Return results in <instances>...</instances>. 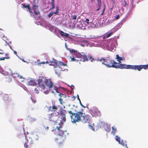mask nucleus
I'll return each instance as SVG.
<instances>
[{
  "label": "nucleus",
  "mask_w": 148,
  "mask_h": 148,
  "mask_svg": "<svg viewBox=\"0 0 148 148\" xmlns=\"http://www.w3.org/2000/svg\"><path fill=\"white\" fill-rule=\"evenodd\" d=\"M45 62L44 61L42 62H40L38 63V65L39 66H41V64H45Z\"/></svg>",
  "instance_id": "obj_32"
},
{
  "label": "nucleus",
  "mask_w": 148,
  "mask_h": 148,
  "mask_svg": "<svg viewBox=\"0 0 148 148\" xmlns=\"http://www.w3.org/2000/svg\"><path fill=\"white\" fill-rule=\"evenodd\" d=\"M105 37H103V39H105Z\"/></svg>",
  "instance_id": "obj_55"
},
{
  "label": "nucleus",
  "mask_w": 148,
  "mask_h": 148,
  "mask_svg": "<svg viewBox=\"0 0 148 148\" xmlns=\"http://www.w3.org/2000/svg\"><path fill=\"white\" fill-rule=\"evenodd\" d=\"M60 119H62L61 121L65 122L66 121V119L65 114L63 112V110H62L60 112ZM59 115L58 112V114Z\"/></svg>",
  "instance_id": "obj_6"
},
{
  "label": "nucleus",
  "mask_w": 148,
  "mask_h": 148,
  "mask_svg": "<svg viewBox=\"0 0 148 148\" xmlns=\"http://www.w3.org/2000/svg\"><path fill=\"white\" fill-rule=\"evenodd\" d=\"M54 14V12H51L49 14H48V17L50 18Z\"/></svg>",
  "instance_id": "obj_27"
},
{
  "label": "nucleus",
  "mask_w": 148,
  "mask_h": 148,
  "mask_svg": "<svg viewBox=\"0 0 148 148\" xmlns=\"http://www.w3.org/2000/svg\"><path fill=\"white\" fill-rule=\"evenodd\" d=\"M51 3L52 7L49 9L50 10H53L55 8L54 0H51Z\"/></svg>",
  "instance_id": "obj_12"
},
{
  "label": "nucleus",
  "mask_w": 148,
  "mask_h": 148,
  "mask_svg": "<svg viewBox=\"0 0 148 148\" xmlns=\"http://www.w3.org/2000/svg\"><path fill=\"white\" fill-rule=\"evenodd\" d=\"M120 144H121V145L123 146H125L127 148H128V147H127L126 144H125L124 143V142H123V140H121V142H120Z\"/></svg>",
  "instance_id": "obj_23"
},
{
  "label": "nucleus",
  "mask_w": 148,
  "mask_h": 148,
  "mask_svg": "<svg viewBox=\"0 0 148 148\" xmlns=\"http://www.w3.org/2000/svg\"><path fill=\"white\" fill-rule=\"evenodd\" d=\"M86 21H87L86 23L88 24V21H89V20L88 18H86Z\"/></svg>",
  "instance_id": "obj_43"
},
{
  "label": "nucleus",
  "mask_w": 148,
  "mask_h": 148,
  "mask_svg": "<svg viewBox=\"0 0 148 148\" xmlns=\"http://www.w3.org/2000/svg\"><path fill=\"white\" fill-rule=\"evenodd\" d=\"M77 17V16L76 15H74L72 16V18L74 20L76 19Z\"/></svg>",
  "instance_id": "obj_36"
},
{
  "label": "nucleus",
  "mask_w": 148,
  "mask_h": 148,
  "mask_svg": "<svg viewBox=\"0 0 148 148\" xmlns=\"http://www.w3.org/2000/svg\"><path fill=\"white\" fill-rule=\"evenodd\" d=\"M79 57L81 58L80 60L83 61H85L88 60L87 58L84 53L82 52L80 54H78Z\"/></svg>",
  "instance_id": "obj_7"
},
{
  "label": "nucleus",
  "mask_w": 148,
  "mask_h": 148,
  "mask_svg": "<svg viewBox=\"0 0 148 148\" xmlns=\"http://www.w3.org/2000/svg\"><path fill=\"white\" fill-rule=\"evenodd\" d=\"M75 96H73L72 98H75Z\"/></svg>",
  "instance_id": "obj_53"
},
{
  "label": "nucleus",
  "mask_w": 148,
  "mask_h": 148,
  "mask_svg": "<svg viewBox=\"0 0 148 148\" xmlns=\"http://www.w3.org/2000/svg\"><path fill=\"white\" fill-rule=\"evenodd\" d=\"M36 119L34 118H31L30 119V121L31 122H33L36 121Z\"/></svg>",
  "instance_id": "obj_26"
},
{
  "label": "nucleus",
  "mask_w": 148,
  "mask_h": 148,
  "mask_svg": "<svg viewBox=\"0 0 148 148\" xmlns=\"http://www.w3.org/2000/svg\"><path fill=\"white\" fill-rule=\"evenodd\" d=\"M120 18V15L119 14H118L117 15L116 17L114 18V19L115 20H117L119 19Z\"/></svg>",
  "instance_id": "obj_35"
},
{
  "label": "nucleus",
  "mask_w": 148,
  "mask_h": 148,
  "mask_svg": "<svg viewBox=\"0 0 148 148\" xmlns=\"http://www.w3.org/2000/svg\"><path fill=\"white\" fill-rule=\"evenodd\" d=\"M124 3H125V5L126 6V5H127V3H126V2L125 1H124Z\"/></svg>",
  "instance_id": "obj_48"
},
{
  "label": "nucleus",
  "mask_w": 148,
  "mask_h": 148,
  "mask_svg": "<svg viewBox=\"0 0 148 148\" xmlns=\"http://www.w3.org/2000/svg\"><path fill=\"white\" fill-rule=\"evenodd\" d=\"M28 141H27L24 144V147L25 148H27L28 147V145H27Z\"/></svg>",
  "instance_id": "obj_30"
},
{
  "label": "nucleus",
  "mask_w": 148,
  "mask_h": 148,
  "mask_svg": "<svg viewBox=\"0 0 148 148\" xmlns=\"http://www.w3.org/2000/svg\"><path fill=\"white\" fill-rule=\"evenodd\" d=\"M38 6L36 5V4L33 5L32 9L34 14L36 15L40 14V12L38 10Z\"/></svg>",
  "instance_id": "obj_8"
},
{
  "label": "nucleus",
  "mask_w": 148,
  "mask_h": 148,
  "mask_svg": "<svg viewBox=\"0 0 148 148\" xmlns=\"http://www.w3.org/2000/svg\"><path fill=\"white\" fill-rule=\"evenodd\" d=\"M56 11L54 12V14H56L58 12V11L59 10V8L58 6H56Z\"/></svg>",
  "instance_id": "obj_21"
},
{
  "label": "nucleus",
  "mask_w": 148,
  "mask_h": 148,
  "mask_svg": "<svg viewBox=\"0 0 148 148\" xmlns=\"http://www.w3.org/2000/svg\"><path fill=\"white\" fill-rule=\"evenodd\" d=\"M3 40H4L5 41V42L7 43V40H8V39L7 38H6V37L5 36H3Z\"/></svg>",
  "instance_id": "obj_31"
},
{
  "label": "nucleus",
  "mask_w": 148,
  "mask_h": 148,
  "mask_svg": "<svg viewBox=\"0 0 148 148\" xmlns=\"http://www.w3.org/2000/svg\"><path fill=\"white\" fill-rule=\"evenodd\" d=\"M52 111H55L58 109V108L55 105H53L52 107Z\"/></svg>",
  "instance_id": "obj_17"
},
{
  "label": "nucleus",
  "mask_w": 148,
  "mask_h": 148,
  "mask_svg": "<svg viewBox=\"0 0 148 148\" xmlns=\"http://www.w3.org/2000/svg\"><path fill=\"white\" fill-rule=\"evenodd\" d=\"M32 100L33 101V102L34 103H35L36 102V100H33L32 98Z\"/></svg>",
  "instance_id": "obj_45"
},
{
  "label": "nucleus",
  "mask_w": 148,
  "mask_h": 148,
  "mask_svg": "<svg viewBox=\"0 0 148 148\" xmlns=\"http://www.w3.org/2000/svg\"><path fill=\"white\" fill-rule=\"evenodd\" d=\"M10 58V57H3V58H0V60H4L5 59H9Z\"/></svg>",
  "instance_id": "obj_29"
},
{
  "label": "nucleus",
  "mask_w": 148,
  "mask_h": 148,
  "mask_svg": "<svg viewBox=\"0 0 148 148\" xmlns=\"http://www.w3.org/2000/svg\"><path fill=\"white\" fill-rule=\"evenodd\" d=\"M27 85L29 86H35L37 85V83L35 80L31 79L27 83Z\"/></svg>",
  "instance_id": "obj_9"
},
{
  "label": "nucleus",
  "mask_w": 148,
  "mask_h": 148,
  "mask_svg": "<svg viewBox=\"0 0 148 148\" xmlns=\"http://www.w3.org/2000/svg\"><path fill=\"white\" fill-rule=\"evenodd\" d=\"M112 132L113 134V135H114L116 132V128H115L114 127V126H112Z\"/></svg>",
  "instance_id": "obj_16"
},
{
  "label": "nucleus",
  "mask_w": 148,
  "mask_h": 148,
  "mask_svg": "<svg viewBox=\"0 0 148 148\" xmlns=\"http://www.w3.org/2000/svg\"><path fill=\"white\" fill-rule=\"evenodd\" d=\"M8 96V95L5 94L4 95L3 97V99L5 101H8L9 100Z\"/></svg>",
  "instance_id": "obj_13"
},
{
  "label": "nucleus",
  "mask_w": 148,
  "mask_h": 148,
  "mask_svg": "<svg viewBox=\"0 0 148 148\" xmlns=\"http://www.w3.org/2000/svg\"><path fill=\"white\" fill-rule=\"evenodd\" d=\"M112 34V32H111L109 34H108V35L106 36V37L107 38H108V37H110L111 35Z\"/></svg>",
  "instance_id": "obj_38"
},
{
  "label": "nucleus",
  "mask_w": 148,
  "mask_h": 148,
  "mask_svg": "<svg viewBox=\"0 0 148 148\" xmlns=\"http://www.w3.org/2000/svg\"><path fill=\"white\" fill-rule=\"evenodd\" d=\"M90 2L92 3H93V0H90Z\"/></svg>",
  "instance_id": "obj_50"
},
{
  "label": "nucleus",
  "mask_w": 148,
  "mask_h": 148,
  "mask_svg": "<svg viewBox=\"0 0 148 148\" xmlns=\"http://www.w3.org/2000/svg\"><path fill=\"white\" fill-rule=\"evenodd\" d=\"M99 6V8L97 9V11H98V10H99L100 9V8H101V6Z\"/></svg>",
  "instance_id": "obj_44"
},
{
  "label": "nucleus",
  "mask_w": 148,
  "mask_h": 148,
  "mask_svg": "<svg viewBox=\"0 0 148 148\" xmlns=\"http://www.w3.org/2000/svg\"><path fill=\"white\" fill-rule=\"evenodd\" d=\"M61 124V123H59V124L60 125L59 127H58V126H57L56 127V128H57L58 129V130L59 132H60V128H62V125H60V124Z\"/></svg>",
  "instance_id": "obj_24"
},
{
  "label": "nucleus",
  "mask_w": 148,
  "mask_h": 148,
  "mask_svg": "<svg viewBox=\"0 0 148 148\" xmlns=\"http://www.w3.org/2000/svg\"><path fill=\"white\" fill-rule=\"evenodd\" d=\"M79 102H80V104L82 106V107H84L83 106L82 104V103L81 102V101H79Z\"/></svg>",
  "instance_id": "obj_47"
},
{
  "label": "nucleus",
  "mask_w": 148,
  "mask_h": 148,
  "mask_svg": "<svg viewBox=\"0 0 148 148\" xmlns=\"http://www.w3.org/2000/svg\"><path fill=\"white\" fill-rule=\"evenodd\" d=\"M9 46H10V48L11 49H12V47L11 46H10V45H9Z\"/></svg>",
  "instance_id": "obj_51"
},
{
  "label": "nucleus",
  "mask_w": 148,
  "mask_h": 148,
  "mask_svg": "<svg viewBox=\"0 0 148 148\" xmlns=\"http://www.w3.org/2000/svg\"><path fill=\"white\" fill-rule=\"evenodd\" d=\"M55 73L56 74H57L58 75H59L57 73V72H55Z\"/></svg>",
  "instance_id": "obj_54"
},
{
  "label": "nucleus",
  "mask_w": 148,
  "mask_h": 148,
  "mask_svg": "<svg viewBox=\"0 0 148 148\" xmlns=\"http://www.w3.org/2000/svg\"><path fill=\"white\" fill-rule=\"evenodd\" d=\"M22 5H23V6L26 9H28V10H30V5L28 4L27 5H24L23 4H21Z\"/></svg>",
  "instance_id": "obj_15"
},
{
  "label": "nucleus",
  "mask_w": 148,
  "mask_h": 148,
  "mask_svg": "<svg viewBox=\"0 0 148 148\" xmlns=\"http://www.w3.org/2000/svg\"><path fill=\"white\" fill-rule=\"evenodd\" d=\"M89 126L90 127V128L92 130H94V128L93 126H94V124L93 123L91 125H90V124H88Z\"/></svg>",
  "instance_id": "obj_25"
},
{
  "label": "nucleus",
  "mask_w": 148,
  "mask_h": 148,
  "mask_svg": "<svg viewBox=\"0 0 148 148\" xmlns=\"http://www.w3.org/2000/svg\"><path fill=\"white\" fill-rule=\"evenodd\" d=\"M59 101L60 103L61 104H62V99L61 98H60L59 99Z\"/></svg>",
  "instance_id": "obj_41"
},
{
  "label": "nucleus",
  "mask_w": 148,
  "mask_h": 148,
  "mask_svg": "<svg viewBox=\"0 0 148 148\" xmlns=\"http://www.w3.org/2000/svg\"><path fill=\"white\" fill-rule=\"evenodd\" d=\"M48 110L49 111H52V108L51 106L49 107Z\"/></svg>",
  "instance_id": "obj_40"
},
{
  "label": "nucleus",
  "mask_w": 148,
  "mask_h": 148,
  "mask_svg": "<svg viewBox=\"0 0 148 148\" xmlns=\"http://www.w3.org/2000/svg\"><path fill=\"white\" fill-rule=\"evenodd\" d=\"M70 57L71 58V61H75V60L73 56H70Z\"/></svg>",
  "instance_id": "obj_37"
},
{
  "label": "nucleus",
  "mask_w": 148,
  "mask_h": 148,
  "mask_svg": "<svg viewBox=\"0 0 148 148\" xmlns=\"http://www.w3.org/2000/svg\"><path fill=\"white\" fill-rule=\"evenodd\" d=\"M28 10L29 11V13L31 14V15L32 16V14H33V13L32 12L30 8V10Z\"/></svg>",
  "instance_id": "obj_42"
},
{
  "label": "nucleus",
  "mask_w": 148,
  "mask_h": 148,
  "mask_svg": "<svg viewBox=\"0 0 148 148\" xmlns=\"http://www.w3.org/2000/svg\"><path fill=\"white\" fill-rule=\"evenodd\" d=\"M14 53H15V54H16V51H14Z\"/></svg>",
  "instance_id": "obj_56"
},
{
  "label": "nucleus",
  "mask_w": 148,
  "mask_h": 148,
  "mask_svg": "<svg viewBox=\"0 0 148 148\" xmlns=\"http://www.w3.org/2000/svg\"><path fill=\"white\" fill-rule=\"evenodd\" d=\"M2 51L1 50L0 51V54H3V53L2 52Z\"/></svg>",
  "instance_id": "obj_46"
},
{
  "label": "nucleus",
  "mask_w": 148,
  "mask_h": 148,
  "mask_svg": "<svg viewBox=\"0 0 148 148\" xmlns=\"http://www.w3.org/2000/svg\"><path fill=\"white\" fill-rule=\"evenodd\" d=\"M91 57H91V56H90V58H91Z\"/></svg>",
  "instance_id": "obj_58"
},
{
  "label": "nucleus",
  "mask_w": 148,
  "mask_h": 148,
  "mask_svg": "<svg viewBox=\"0 0 148 148\" xmlns=\"http://www.w3.org/2000/svg\"><path fill=\"white\" fill-rule=\"evenodd\" d=\"M38 84L41 88V90H42L46 94H47L50 91L53 94L54 93V90H55L57 93L59 94L58 95L60 97H66V95L58 91V87L54 85L50 79H46L43 77H40L38 80Z\"/></svg>",
  "instance_id": "obj_2"
},
{
  "label": "nucleus",
  "mask_w": 148,
  "mask_h": 148,
  "mask_svg": "<svg viewBox=\"0 0 148 148\" xmlns=\"http://www.w3.org/2000/svg\"><path fill=\"white\" fill-rule=\"evenodd\" d=\"M114 2V0H112Z\"/></svg>",
  "instance_id": "obj_57"
},
{
  "label": "nucleus",
  "mask_w": 148,
  "mask_h": 148,
  "mask_svg": "<svg viewBox=\"0 0 148 148\" xmlns=\"http://www.w3.org/2000/svg\"><path fill=\"white\" fill-rule=\"evenodd\" d=\"M77 96H78V98H77L79 100V101H80V99H79V96L78 95H77Z\"/></svg>",
  "instance_id": "obj_49"
},
{
  "label": "nucleus",
  "mask_w": 148,
  "mask_h": 148,
  "mask_svg": "<svg viewBox=\"0 0 148 148\" xmlns=\"http://www.w3.org/2000/svg\"><path fill=\"white\" fill-rule=\"evenodd\" d=\"M70 115L71 121L74 123L81 122L83 123H88L89 117L88 115H85L82 112L80 111L75 113L71 111H68Z\"/></svg>",
  "instance_id": "obj_3"
},
{
  "label": "nucleus",
  "mask_w": 148,
  "mask_h": 148,
  "mask_svg": "<svg viewBox=\"0 0 148 148\" xmlns=\"http://www.w3.org/2000/svg\"><path fill=\"white\" fill-rule=\"evenodd\" d=\"M58 61H56V62L54 63L53 64V66L55 67H57L58 65Z\"/></svg>",
  "instance_id": "obj_28"
},
{
  "label": "nucleus",
  "mask_w": 148,
  "mask_h": 148,
  "mask_svg": "<svg viewBox=\"0 0 148 148\" xmlns=\"http://www.w3.org/2000/svg\"><path fill=\"white\" fill-rule=\"evenodd\" d=\"M116 58L117 59V61L119 62L125 60V58L124 57H120L118 54L116 55Z\"/></svg>",
  "instance_id": "obj_10"
},
{
  "label": "nucleus",
  "mask_w": 148,
  "mask_h": 148,
  "mask_svg": "<svg viewBox=\"0 0 148 148\" xmlns=\"http://www.w3.org/2000/svg\"><path fill=\"white\" fill-rule=\"evenodd\" d=\"M98 60L100 62L103 61V62H102V64L105 65L107 67L137 70L139 71H141L143 69L145 70L148 69V64L147 65H126L117 63L109 58H102L99 59Z\"/></svg>",
  "instance_id": "obj_1"
},
{
  "label": "nucleus",
  "mask_w": 148,
  "mask_h": 148,
  "mask_svg": "<svg viewBox=\"0 0 148 148\" xmlns=\"http://www.w3.org/2000/svg\"><path fill=\"white\" fill-rule=\"evenodd\" d=\"M39 88L38 87L35 88H34V90L35 93L36 94H38L39 93Z\"/></svg>",
  "instance_id": "obj_19"
},
{
  "label": "nucleus",
  "mask_w": 148,
  "mask_h": 148,
  "mask_svg": "<svg viewBox=\"0 0 148 148\" xmlns=\"http://www.w3.org/2000/svg\"><path fill=\"white\" fill-rule=\"evenodd\" d=\"M116 140L119 142V143H120L121 142V139L120 138L118 137V136H116Z\"/></svg>",
  "instance_id": "obj_20"
},
{
  "label": "nucleus",
  "mask_w": 148,
  "mask_h": 148,
  "mask_svg": "<svg viewBox=\"0 0 148 148\" xmlns=\"http://www.w3.org/2000/svg\"><path fill=\"white\" fill-rule=\"evenodd\" d=\"M105 10V7L104 8L103 10V11L101 14V15L102 16V15H103V14H104Z\"/></svg>",
  "instance_id": "obj_39"
},
{
  "label": "nucleus",
  "mask_w": 148,
  "mask_h": 148,
  "mask_svg": "<svg viewBox=\"0 0 148 148\" xmlns=\"http://www.w3.org/2000/svg\"><path fill=\"white\" fill-rule=\"evenodd\" d=\"M45 62V63H47V64L49 63L48 61H46Z\"/></svg>",
  "instance_id": "obj_52"
},
{
  "label": "nucleus",
  "mask_w": 148,
  "mask_h": 148,
  "mask_svg": "<svg viewBox=\"0 0 148 148\" xmlns=\"http://www.w3.org/2000/svg\"><path fill=\"white\" fill-rule=\"evenodd\" d=\"M19 75V73H14L12 74V76H13V77H14L15 78V77H18Z\"/></svg>",
  "instance_id": "obj_22"
},
{
  "label": "nucleus",
  "mask_w": 148,
  "mask_h": 148,
  "mask_svg": "<svg viewBox=\"0 0 148 148\" xmlns=\"http://www.w3.org/2000/svg\"><path fill=\"white\" fill-rule=\"evenodd\" d=\"M97 2L99 6H101V0H97Z\"/></svg>",
  "instance_id": "obj_33"
},
{
  "label": "nucleus",
  "mask_w": 148,
  "mask_h": 148,
  "mask_svg": "<svg viewBox=\"0 0 148 148\" xmlns=\"http://www.w3.org/2000/svg\"><path fill=\"white\" fill-rule=\"evenodd\" d=\"M90 113L93 116H100L101 115L100 111L97 108H93L90 110Z\"/></svg>",
  "instance_id": "obj_5"
},
{
  "label": "nucleus",
  "mask_w": 148,
  "mask_h": 148,
  "mask_svg": "<svg viewBox=\"0 0 148 148\" xmlns=\"http://www.w3.org/2000/svg\"><path fill=\"white\" fill-rule=\"evenodd\" d=\"M60 35L62 36L66 37H68L69 34H68L65 33L62 31H60Z\"/></svg>",
  "instance_id": "obj_11"
},
{
  "label": "nucleus",
  "mask_w": 148,
  "mask_h": 148,
  "mask_svg": "<svg viewBox=\"0 0 148 148\" xmlns=\"http://www.w3.org/2000/svg\"><path fill=\"white\" fill-rule=\"evenodd\" d=\"M59 63L60 65H62L64 66H65L66 65V64L62 62H60Z\"/></svg>",
  "instance_id": "obj_34"
},
{
  "label": "nucleus",
  "mask_w": 148,
  "mask_h": 148,
  "mask_svg": "<svg viewBox=\"0 0 148 148\" xmlns=\"http://www.w3.org/2000/svg\"><path fill=\"white\" fill-rule=\"evenodd\" d=\"M49 120L53 122H56L59 120L60 117L58 115H57L56 113H53L49 114L48 115Z\"/></svg>",
  "instance_id": "obj_4"
},
{
  "label": "nucleus",
  "mask_w": 148,
  "mask_h": 148,
  "mask_svg": "<svg viewBox=\"0 0 148 148\" xmlns=\"http://www.w3.org/2000/svg\"><path fill=\"white\" fill-rule=\"evenodd\" d=\"M18 77L19 79H20V81L21 82H23L25 79V78L23 77V76L22 75H20L19 74Z\"/></svg>",
  "instance_id": "obj_14"
},
{
  "label": "nucleus",
  "mask_w": 148,
  "mask_h": 148,
  "mask_svg": "<svg viewBox=\"0 0 148 148\" xmlns=\"http://www.w3.org/2000/svg\"><path fill=\"white\" fill-rule=\"evenodd\" d=\"M69 51H70V52H71V53H74V54H77V51H75L74 49H70Z\"/></svg>",
  "instance_id": "obj_18"
}]
</instances>
